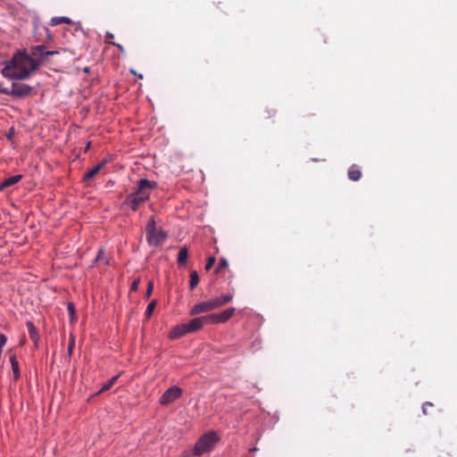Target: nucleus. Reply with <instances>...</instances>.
<instances>
[{
  "label": "nucleus",
  "mask_w": 457,
  "mask_h": 457,
  "mask_svg": "<svg viewBox=\"0 0 457 457\" xmlns=\"http://www.w3.org/2000/svg\"><path fill=\"white\" fill-rule=\"evenodd\" d=\"M2 75L10 80H23L29 79L38 70V64L34 58L29 56L26 50L18 51L12 59L4 62Z\"/></svg>",
  "instance_id": "1"
},
{
  "label": "nucleus",
  "mask_w": 457,
  "mask_h": 457,
  "mask_svg": "<svg viewBox=\"0 0 457 457\" xmlns=\"http://www.w3.org/2000/svg\"><path fill=\"white\" fill-rule=\"evenodd\" d=\"M157 184L154 181L146 179H139L137 189L126 197L121 207H129L133 212L137 211L140 205L149 199L151 191L155 188Z\"/></svg>",
  "instance_id": "2"
},
{
  "label": "nucleus",
  "mask_w": 457,
  "mask_h": 457,
  "mask_svg": "<svg viewBox=\"0 0 457 457\" xmlns=\"http://www.w3.org/2000/svg\"><path fill=\"white\" fill-rule=\"evenodd\" d=\"M146 241L150 246H159L163 244L168 235L162 228L156 226L154 217H151L145 227Z\"/></svg>",
  "instance_id": "3"
},
{
  "label": "nucleus",
  "mask_w": 457,
  "mask_h": 457,
  "mask_svg": "<svg viewBox=\"0 0 457 457\" xmlns=\"http://www.w3.org/2000/svg\"><path fill=\"white\" fill-rule=\"evenodd\" d=\"M220 437L214 431H209L203 435L195 443L193 449V455L201 456L205 453L211 452L218 443Z\"/></svg>",
  "instance_id": "4"
},
{
  "label": "nucleus",
  "mask_w": 457,
  "mask_h": 457,
  "mask_svg": "<svg viewBox=\"0 0 457 457\" xmlns=\"http://www.w3.org/2000/svg\"><path fill=\"white\" fill-rule=\"evenodd\" d=\"M58 54L57 51H46V46L43 45L35 46L30 48V52L29 53V56L38 64V68L40 67L43 60L46 59L48 56H52L54 54Z\"/></svg>",
  "instance_id": "5"
},
{
  "label": "nucleus",
  "mask_w": 457,
  "mask_h": 457,
  "mask_svg": "<svg viewBox=\"0 0 457 457\" xmlns=\"http://www.w3.org/2000/svg\"><path fill=\"white\" fill-rule=\"evenodd\" d=\"M32 91V87L27 84L12 83V88L2 90V94L16 97H24L29 96Z\"/></svg>",
  "instance_id": "6"
},
{
  "label": "nucleus",
  "mask_w": 457,
  "mask_h": 457,
  "mask_svg": "<svg viewBox=\"0 0 457 457\" xmlns=\"http://www.w3.org/2000/svg\"><path fill=\"white\" fill-rule=\"evenodd\" d=\"M182 395V389L177 386L168 388L162 395L160 403L162 405H168Z\"/></svg>",
  "instance_id": "7"
},
{
  "label": "nucleus",
  "mask_w": 457,
  "mask_h": 457,
  "mask_svg": "<svg viewBox=\"0 0 457 457\" xmlns=\"http://www.w3.org/2000/svg\"><path fill=\"white\" fill-rule=\"evenodd\" d=\"M236 309L234 307L228 308L220 313L208 314L211 324L225 323L228 321L235 313Z\"/></svg>",
  "instance_id": "8"
},
{
  "label": "nucleus",
  "mask_w": 457,
  "mask_h": 457,
  "mask_svg": "<svg viewBox=\"0 0 457 457\" xmlns=\"http://www.w3.org/2000/svg\"><path fill=\"white\" fill-rule=\"evenodd\" d=\"M205 324H211L208 315L197 317L191 320L189 322L185 323L188 333H193L200 330Z\"/></svg>",
  "instance_id": "9"
},
{
  "label": "nucleus",
  "mask_w": 457,
  "mask_h": 457,
  "mask_svg": "<svg viewBox=\"0 0 457 457\" xmlns=\"http://www.w3.org/2000/svg\"><path fill=\"white\" fill-rule=\"evenodd\" d=\"M212 311L210 300L199 303L194 305L190 311L191 315H197L199 313L209 312Z\"/></svg>",
  "instance_id": "10"
},
{
  "label": "nucleus",
  "mask_w": 457,
  "mask_h": 457,
  "mask_svg": "<svg viewBox=\"0 0 457 457\" xmlns=\"http://www.w3.org/2000/svg\"><path fill=\"white\" fill-rule=\"evenodd\" d=\"M105 165V161H102L97 165L94 166L93 168L89 169L83 177L84 181H89L93 179L96 174L104 168Z\"/></svg>",
  "instance_id": "11"
},
{
  "label": "nucleus",
  "mask_w": 457,
  "mask_h": 457,
  "mask_svg": "<svg viewBox=\"0 0 457 457\" xmlns=\"http://www.w3.org/2000/svg\"><path fill=\"white\" fill-rule=\"evenodd\" d=\"M187 333L188 332L187 330V327H186L185 323H182V324H179V325L174 327L170 330L169 337L170 339H177V338H179V337L185 336Z\"/></svg>",
  "instance_id": "12"
},
{
  "label": "nucleus",
  "mask_w": 457,
  "mask_h": 457,
  "mask_svg": "<svg viewBox=\"0 0 457 457\" xmlns=\"http://www.w3.org/2000/svg\"><path fill=\"white\" fill-rule=\"evenodd\" d=\"M21 179H22L21 175H14V176H12V177L4 179V182L2 184H0V191L4 190L6 187H12V186L17 184L18 182H20L21 180Z\"/></svg>",
  "instance_id": "13"
},
{
  "label": "nucleus",
  "mask_w": 457,
  "mask_h": 457,
  "mask_svg": "<svg viewBox=\"0 0 457 457\" xmlns=\"http://www.w3.org/2000/svg\"><path fill=\"white\" fill-rule=\"evenodd\" d=\"M348 178L353 181H358L361 178V171L359 166L353 164L348 170Z\"/></svg>",
  "instance_id": "14"
},
{
  "label": "nucleus",
  "mask_w": 457,
  "mask_h": 457,
  "mask_svg": "<svg viewBox=\"0 0 457 457\" xmlns=\"http://www.w3.org/2000/svg\"><path fill=\"white\" fill-rule=\"evenodd\" d=\"M10 362L13 373V378L14 380H18L21 377L20 369H19V363L16 359L15 354H12L10 356Z\"/></svg>",
  "instance_id": "15"
},
{
  "label": "nucleus",
  "mask_w": 457,
  "mask_h": 457,
  "mask_svg": "<svg viewBox=\"0 0 457 457\" xmlns=\"http://www.w3.org/2000/svg\"><path fill=\"white\" fill-rule=\"evenodd\" d=\"M26 325H27V328L29 330V336L30 339L32 341H34V343L37 346L38 339H39L37 328L31 321H28Z\"/></svg>",
  "instance_id": "16"
},
{
  "label": "nucleus",
  "mask_w": 457,
  "mask_h": 457,
  "mask_svg": "<svg viewBox=\"0 0 457 457\" xmlns=\"http://www.w3.org/2000/svg\"><path fill=\"white\" fill-rule=\"evenodd\" d=\"M188 257V251L187 247L180 248L178 253V263L179 265H185Z\"/></svg>",
  "instance_id": "17"
},
{
  "label": "nucleus",
  "mask_w": 457,
  "mask_h": 457,
  "mask_svg": "<svg viewBox=\"0 0 457 457\" xmlns=\"http://www.w3.org/2000/svg\"><path fill=\"white\" fill-rule=\"evenodd\" d=\"M62 23L71 24V20L68 17H54L51 19V21H50L51 26H57Z\"/></svg>",
  "instance_id": "18"
},
{
  "label": "nucleus",
  "mask_w": 457,
  "mask_h": 457,
  "mask_svg": "<svg viewBox=\"0 0 457 457\" xmlns=\"http://www.w3.org/2000/svg\"><path fill=\"white\" fill-rule=\"evenodd\" d=\"M199 283V276L195 270L190 272L189 288L194 290Z\"/></svg>",
  "instance_id": "19"
},
{
  "label": "nucleus",
  "mask_w": 457,
  "mask_h": 457,
  "mask_svg": "<svg viewBox=\"0 0 457 457\" xmlns=\"http://www.w3.org/2000/svg\"><path fill=\"white\" fill-rule=\"evenodd\" d=\"M117 379H118V376L112 377L110 380H108L106 383H104L103 385V386L99 390L98 394L111 389V387L114 385V383L117 381Z\"/></svg>",
  "instance_id": "20"
},
{
  "label": "nucleus",
  "mask_w": 457,
  "mask_h": 457,
  "mask_svg": "<svg viewBox=\"0 0 457 457\" xmlns=\"http://www.w3.org/2000/svg\"><path fill=\"white\" fill-rule=\"evenodd\" d=\"M216 298L219 300V302H220V305L223 306L226 303H229L233 299V295L232 294L222 295Z\"/></svg>",
  "instance_id": "21"
},
{
  "label": "nucleus",
  "mask_w": 457,
  "mask_h": 457,
  "mask_svg": "<svg viewBox=\"0 0 457 457\" xmlns=\"http://www.w3.org/2000/svg\"><path fill=\"white\" fill-rule=\"evenodd\" d=\"M156 304H157V301L156 300H153L147 306L146 308V311H145V315L147 318H150L156 307Z\"/></svg>",
  "instance_id": "22"
},
{
  "label": "nucleus",
  "mask_w": 457,
  "mask_h": 457,
  "mask_svg": "<svg viewBox=\"0 0 457 457\" xmlns=\"http://www.w3.org/2000/svg\"><path fill=\"white\" fill-rule=\"evenodd\" d=\"M75 346V340L73 336L70 337L69 345H68V354L71 356L73 353V349Z\"/></svg>",
  "instance_id": "23"
},
{
  "label": "nucleus",
  "mask_w": 457,
  "mask_h": 457,
  "mask_svg": "<svg viewBox=\"0 0 457 457\" xmlns=\"http://www.w3.org/2000/svg\"><path fill=\"white\" fill-rule=\"evenodd\" d=\"M215 261L216 259L214 256H210L207 260V263L205 264V270H210L213 264L215 263Z\"/></svg>",
  "instance_id": "24"
},
{
  "label": "nucleus",
  "mask_w": 457,
  "mask_h": 457,
  "mask_svg": "<svg viewBox=\"0 0 457 457\" xmlns=\"http://www.w3.org/2000/svg\"><path fill=\"white\" fill-rule=\"evenodd\" d=\"M153 290H154V282L150 280L147 284V289H146V293H145L146 299H148L151 296Z\"/></svg>",
  "instance_id": "25"
},
{
  "label": "nucleus",
  "mask_w": 457,
  "mask_h": 457,
  "mask_svg": "<svg viewBox=\"0 0 457 457\" xmlns=\"http://www.w3.org/2000/svg\"><path fill=\"white\" fill-rule=\"evenodd\" d=\"M228 265V261L226 259H221L217 267L216 272H219L223 268H227Z\"/></svg>",
  "instance_id": "26"
},
{
  "label": "nucleus",
  "mask_w": 457,
  "mask_h": 457,
  "mask_svg": "<svg viewBox=\"0 0 457 457\" xmlns=\"http://www.w3.org/2000/svg\"><path fill=\"white\" fill-rule=\"evenodd\" d=\"M212 310L221 307L220 302L215 297L210 300Z\"/></svg>",
  "instance_id": "27"
},
{
  "label": "nucleus",
  "mask_w": 457,
  "mask_h": 457,
  "mask_svg": "<svg viewBox=\"0 0 457 457\" xmlns=\"http://www.w3.org/2000/svg\"><path fill=\"white\" fill-rule=\"evenodd\" d=\"M139 284H140V279L139 278L134 279V281L131 284V290L132 291H137L138 289Z\"/></svg>",
  "instance_id": "28"
},
{
  "label": "nucleus",
  "mask_w": 457,
  "mask_h": 457,
  "mask_svg": "<svg viewBox=\"0 0 457 457\" xmlns=\"http://www.w3.org/2000/svg\"><path fill=\"white\" fill-rule=\"evenodd\" d=\"M432 406H433V403H431L429 402H427V403H423V405H422L423 414L427 415L428 414V407H432Z\"/></svg>",
  "instance_id": "29"
},
{
  "label": "nucleus",
  "mask_w": 457,
  "mask_h": 457,
  "mask_svg": "<svg viewBox=\"0 0 457 457\" xmlns=\"http://www.w3.org/2000/svg\"><path fill=\"white\" fill-rule=\"evenodd\" d=\"M108 44L115 46L120 52H124V47L121 45L116 44L113 41H108Z\"/></svg>",
  "instance_id": "30"
},
{
  "label": "nucleus",
  "mask_w": 457,
  "mask_h": 457,
  "mask_svg": "<svg viewBox=\"0 0 457 457\" xmlns=\"http://www.w3.org/2000/svg\"><path fill=\"white\" fill-rule=\"evenodd\" d=\"M103 259H104V251L100 250L98 252V254H97L96 258V262H101Z\"/></svg>",
  "instance_id": "31"
},
{
  "label": "nucleus",
  "mask_w": 457,
  "mask_h": 457,
  "mask_svg": "<svg viewBox=\"0 0 457 457\" xmlns=\"http://www.w3.org/2000/svg\"><path fill=\"white\" fill-rule=\"evenodd\" d=\"M105 37L106 43H108V41H112V39L114 38V35L111 32H106Z\"/></svg>",
  "instance_id": "32"
},
{
  "label": "nucleus",
  "mask_w": 457,
  "mask_h": 457,
  "mask_svg": "<svg viewBox=\"0 0 457 457\" xmlns=\"http://www.w3.org/2000/svg\"><path fill=\"white\" fill-rule=\"evenodd\" d=\"M68 310H69V312H70L71 315H74V313H75V307H74V305L72 303H69Z\"/></svg>",
  "instance_id": "33"
},
{
  "label": "nucleus",
  "mask_w": 457,
  "mask_h": 457,
  "mask_svg": "<svg viewBox=\"0 0 457 457\" xmlns=\"http://www.w3.org/2000/svg\"><path fill=\"white\" fill-rule=\"evenodd\" d=\"M265 112L267 113L266 118H271L275 115L274 110H265Z\"/></svg>",
  "instance_id": "34"
},
{
  "label": "nucleus",
  "mask_w": 457,
  "mask_h": 457,
  "mask_svg": "<svg viewBox=\"0 0 457 457\" xmlns=\"http://www.w3.org/2000/svg\"><path fill=\"white\" fill-rule=\"evenodd\" d=\"M25 343H26V338H25V337L23 336V337L21 338V340H20V345H25Z\"/></svg>",
  "instance_id": "35"
},
{
  "label": "nucleus",
  "mask_w": 457,
  "mask_h": 457,
  "mask_svg": "<svg viewBox=\"0 0 457 457\" xmlns=\"http://www.w3.org/2000/svg\"><path fill=\"white\" fill-rule=\"evenodd\" d=\"M12 132L11 131L8 135V137L10 138L12 137Z\"/></svg>",
  "instance_id": "36"
},
{
  "label": "nucleus",
  "mask_w": 457,
  "mask_h": 457,
  "mask_svg": "<svg viewBox=\"0 0 457 457\" xmlns=\"http://www.w3.org/2000/svg\"><path fill=\"white\" fill-rule=\"evenodd\" d=\"M89 146H90V142L87 143V148H88Z\"/></svg>",
  "instance_id": "37"
}]
</instances>
